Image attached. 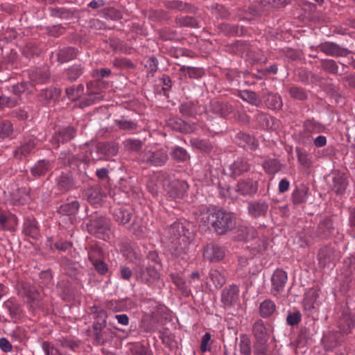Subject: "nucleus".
<instances>
[{
  "instance_id": "27",
  "label": "nucleus",
  "mask_w": 355,
  "mask_h": 355,
  "mask_svg": "<svg viewBox=\"0 0 355 355\" xmlns=\"http://www.w3.org/2000/svg\"><path fill=\"white\" fill-rule=\"evenodd\" d=\"M257 234L256 230L253 227L240 226L237 230V239L240 241H245L249 243L251 240L255 239Z\"/></svg>"
},
{
  "instance_id": "54",
  "label": "nucleus",
  "mask_w": 355,
  "mask_h": 355,
  "mask_svg": "<svg viewBox=\"0 0 355 355\" xmlns=\"http://www.w3.org/2000/svg\"><path fill=\"white\" fill-rule=\"evenodd\" d=\"M178 21L181 26L191 28L199 27L198 21L193 17L186 16L178 19Z\"/></svg>"
},
{
  "instance_id": "47",
  "label": "nucleus",
  "mask_w": 355,
  "mask_h": 355,
  "mask_svg": "<svg viewBox=\"0 0 355 355\" xmlns=\"http://www.w3.org/2000/svg\"><path fill=\"white\" fill-rule=\"evenodd\" d=\"M191 143L193 147L205 153L210 152L212 148L211 144L207 140L193 139L191 140Z\"/></svg>"
},
{
  "instance_id": "3",
  "label": "nucleus",
  "mask_w": 355,
  "mask_h": 355,
  "mask_svg": "<svg viewBox=\"0 0 355 355\" xmlns=\"http://www.w3.org/2000/svg\"><path fill=\"white\" fill-rule=\"evenodd\" d=\"M188 223L184 221H175L167 228L164 230L162 235L163 242L176 241L178 240H182L185 241L188 239L187 234H189V230L187 228Z\"/></svg>"
},
{
  "instance_id": "61",
  "label": "nucleus",
  "mask_w": 355,
  "mask_h": 355,
  "mask_svg": "<svg viewBox=\"0 0 355 355\" xmlns=\"http://www.w3.org/2000/svg\"><path fill=\"white\" fill-rule=\"evenodd\" d=\"M42 347L46 355H64L58 348L54 347L48 342H43Z\"/></svg>"
},
{
  "instance_id": "34",
  "label": "nucleus",
  "mask_w": 355,
  "mask_h": 355,
  "mask_svg": "<svg viewBox=\"0 0 355 355\" xmlns=\"http://www.w3.org/2000/svg\"><path fill=\"white\" fill-rule=\"evenodd\" d=\"M209 275L216 288H220L225 284L226 279L223 272L217 269H211Z\"/></svg>"
},
{
  "instance_id": "35",
  "label": "nucleus",
  "mask_w": 355,
  "mask_h": 355,
  "mask_svg": "<svg viewBox=\"0 0 355 355\" xmlns=\"http://www.w3.org/2000/svg\"><path fill=\"white\" fill-rule=\"evenodd\" d=\"M107 313L103 309H100L96 313L95 322L94 323V331H102L106 326Z\"/></svg>"
},
{
  "instance_id": "63",
  "label": "nucleus",
  "mask_w": 355,
  "mask_h": 355,
  "mask_svg": "<svg viewBox=\"0 0 355 355\" xmlns=\"http://www.w3.org/2000/svg\"><path fill=\"white\" fill-rule=\"evenodd\" d=\"M146 67L148 70V74L150 73L151 76H153L158 69L157 59L155 57L150 58L146 62Z\"/></svg>"
},
{
  "instance_id": "51",
  "label": "nucleus",
  "mask_w": 355,
  "mask_h": 355,
  "mask_svg": "<svg viewBox=\"0 0 355 355\" xmlns=\"http://www.w3.org/2000/svg\"><path fill=\"white\" fill-rule=\"evenodd\" d=\"M13 128L12 124L9 121H3L0 122V137L5 138L11 135Z\"/></svg>"
},
{
  "instance_id": "60",
  "label": "nucleus",
  "mask_w": 355,
  "mask_h": 355,
  "mask_svg": "<svg viewBox=\"0 0 355 355\" xmlns=\"http://www.w3.org/2000/svg\"><path fill=\"white\" fill-rule=\"evenodd\" d=\"M49 78V73L46 71H37L33 75V80L36 83H44Z\"/></svg>"
},
{
  "instance_id": "57",
  "label": "nucleus",
  "mask_w": 355,
  "mask_h": 355,
  "mask_svg": "<svg viewBox=\"0 0 355 355\" xmlns=\"http://www.w3.org/2000/svg\"><path fill=\"white\" fill-rule=\"evenodd\" d=\"M8 221L12 222L13 224L17 225L18 220L15 215H10L7 216L4 213L0 211V228L2 230L6 229V223Z\"/></svg>"
},
{
  "instance_id": "44",
  "label": "nucleus",
  "mask_w": 355,
  "mask_h": 355,
  "mask_svg": "<svg viewBox=\"0 0 355 355\" xmlns=\"http://www.w3.org/2000/svg\"><path fill=\"white\" fill-rule=\"evenodd\" d=\"M297 157L299 163L304 167H310L312 164V157L306 150L297 149Z\"/></svg>"
},
{
  "instance_id": "43",
  "label": "nucleus",
  "mask_w": 355,
  "mask_h": 355,
  "mask_svg": "<svg viewBox=\"0 0 355 355\" xmlns=\"http://www.w3.org/2000/svg\"><path fill=\"white\" fill-rule=\"evenodd\" d=\"M88 257L92 263L102 260L103 257L102 249L96 245L90 246L88 250Z\"/></svg>"
},
{
  "instance_id": "14",
  "label": "nucleus",
  "mask_w": 355,
  "mask_h": 355,
  "mask_svg": "<svg viewBox=\"0 0 355 355\" xmlns=\"http://www.w3.org/2000/svg\"><path fill=\"white\" fill-rule=\"evenodd\" d=\"M338 257L336 250L333 247L327 245L319 250L318 259L321 266L326 267L329 264H334Z\"/></svg>"
},
{
  "instance_id": "4",
  "label": "nucleus",
  "mask_w": 355,
  "mask_h": 355,
  "mask_svg": "<svg viewBox=\"0 0 355 355\" xmlns=\"http://www.w3.org/2000/svg\"><path fill=\"white\" fill-rule=\"evenodd\" d=\"M236 226L235 218L231 213L218 209L215 213L213 228L218 234H225Z\"/></svg>"
},
{
  "instance_id": "1",
  "label": "nucleus",
  "mask_w": 355,
  "mask_h": 355,
  "mask_svg": "<svg viewBox=\"0 0 355 355\" xmlns=\"http://www.w3.org/2000/svg\"><path fill=\"white\" fill-rule=\"evenodd\" d=\"M148 315L143 320V327L146 332L155 331L159 323L163 322L170 317V313L166 306L158 304L156 302H152L149 306Z\"/></svg>"
},
{
  "instance_id": "15",
  "label": "nucleus",
  "mask_w": 355,
  "mask_h": 355,
  "mask_svg": "<svg viewBox=\"0 0 355 355\" xmlns=\"http://www.w3.org/2000/svg\"><path fill=\"white\" fill-rule=\"evenodd\" d=\"M268 209V203L262 199L252 200L248 205V214L254 218L265 216Z\"/></svg>"
},
{
  "instance_id": "49",
  "label": "nucleus",
  "mask_w": 355,
  "mask_h": 355,
  "mask_svg": "<svg viewBox=\"0 0 355 355\" xmlns=\"http://www.w3.org/2000/svg\"><path fill=\"white\" fill-rule=\"evenodd\" d=\"M163 174L159 175L157 179H151L147 184V188L150 193H151L153 196L157 195L160 188V181L164 182L163 179H162V175ZM164 182H162V184Z\"/></svg>"
},
{
  "instance_id": "6",
  "label": "nucleus",
  "mask_w": 355,
  "mask_h": 355,
  "mask_svg": "<svg viewBox=\"0 0 355 355\" xmlns=\"http://www.w3.org/2000/svg\"><path fill=\"white\" fill-rule=\"evenodd\" d=\"M90 234L98 239L107 241L110 239V222L104 216H98L90 220L87 225Z\"/></svg>"
},
{
  "instance_id": "30",
  "label": "nucleus",
  "mask_w": 355,
  "mask_h": 355,
  "mask_svg": "<svg viewBox=\"0 0 355 355\" xmlns=\"http://www.w3.org/2000/svg\"><path fill=\"white\" fill-rule=\"evenodd\" d=\"M302 128L306 132L311 135L322 132L325 129L322 123L314 119L306 120L303 123Z\"/></svg>"
},
{
  "instance_id": "45",
  "label": "nucleus",
  "mask_w": 355,
  "mask_h": 355,
  "mask_svg": "<svg viewBox=\"0 0 355 355\" xmlns=\"http://www.w3.org/2000/svg\"><path fill=\"white\" fill-rule=\"evenodd\" d=\"M288 93L293 98L299 101H304L308 96L306 92L303 88L297 86L291 87Z\"/></svg>"
},
{
  "instance_id": "50",
  "label": "nucleus",
  "mask_w": 355,
  "mask_h": 355,
  "mask_svg": "<svg viewBox=\"0 0 355 355\" xmlns=\"http://www.w3.org/2000/svg\"><path fill=\"white\" fill-rule=\"evenodd\" d=\"M171 279L173 283L183 293H187L186 283L182 277L177 273H172L170 275Z\"/></svg>"
},
{
  "instance_id": "62",
  "label": "nucleus",
  "mask_w": 355,
  "mask_h": 355,
  "mask_svg": "<svg viewBox=\"0 0 355 355\" xmlns=\"http://www.w3.org/2000/svg\"><path fill=\"white\" fill-rule=\"evenodd\" d=\"M172 156L175 159L182 162L185 161L187 159L188 155L184 148L181 147H176L173 150Z\"/></svg>"
},
{
  "instance_id": "59",
  "label": "nucleus",
  "mask_w": 355,
  "mask_h": 355,
  "mask_svg": "<svg viewBox=\"0 0 355 355\" xmlns=\"http://www.w3.org/2000/svg\"><path fill=\"white\" fill-rule=\"evenodd\" d=\"M211 338V336L210 333H209V332H206L204 334V336H202V338L201 339L200 347V351L202 353H205L206 352H209L211 350V345H210Z\"/></svg>"
},
{
  "instance_id": "11",
  "label": "nucleus",
  "mask_w": 355,
  "mask_h": 355,
  "mask_svg": "<svg viewBox=\"0 0 355 355\" xmlns=\"http://www.w3.org/2000/svg\"><path fill=\"white\" fill-rule=\"evenodd\" d=\"M287 279V273L284 270L282 269L275 270L271 277V293L274 296H277L284 291Z\"/></svg>"
},
{
  "instance_id": "37",
  "label": "nucleus",
  "mask_w": 355,
  "mask_h": 355,
  "mask_svg": "<svg viewBox=\"0 0 355 355\" xmlns=\"http://www.w3.org/2000/svg\"><path fill=\"white\" fill-rule=\"evenodd\" d=\"M125 150L129 152H139L143 147L144 142L140 139H128L123 142Z\"/></svg>"
},
{
  "instance_id": "55",
  "label": "nucleus",
  "mask_w": 355,
  "mask_h": 355,
  "mask_svg": "<svg viewBox=\"0 0 355 355\" xmlns=\"http://www.w3.org/2000/svg\"><path fill=\"white\" fill-rule=\"evenodd\" d=\"M83 73L80 64H74L68 69V79L76 80Z\"/></svg>"
},
{
  "instance_id": "25",
  "label": "nucleus",
  "mask_w": 355,
  "mask_h": 355,
  "mask_svg": "<svg viewBox=\"0 0 355 355\" xmlns=\"http://www.w3.org/2000/svg\"><path fill=\"white\" fill-rule=\"evenodd\" d=\"M277 306L271 300H265L259 308V314L263 318L272 316L276 313Z\"/></svg>"
},
{
  "instance_id": "7",
  "label": "nucleus",
  "mask_w": 355,
  "mask_h": 355,
  "mask_svg": "<svg viewBox=\"0 0 355 355\" xmlns=\"http://www.w3.org/2000/svg\"><path fill=\"white\" fill-rule=\"evenodd\" d=\"M209 110L221 117H230L236 119V112L232 105L228 102L213 100L210 102Z\"/></svg>"
},
{
  "instance_id": "48",
  "label": "nucleus",
  "mask_w": 355,
  "mask_h": 355,
  "mask_svg": "<svg viewBox=\"0 0 355 355\" xmlns=\"http://www.w3.org/2000/svg\"><path fill=\"white\" fill-rule=\"evenodd\" d=\"M239 351L243 355H250L251 344L250 339L246 336H241L239 343Z\"/></svg>"
},
{
  "instance_id": "29",
  "label": "nucleus",
  "mask_w": 355,
  "mask_h": 355,
  "mask_svg": "<svg viewBox=\"0 0 355 355\" xmlns=\"http://www.w3.org/2000/svg\"><path fill=\"white\" fill-rule=\"evenodd\" d=\"M249 243H250V244L247 245V248H249L253 254L261 253L266 249V239L264 237H259L257 234L255 235V239L251 240Z\"/></svg>"
},
{
  "instance_id": "58",
  "label": "nucleus",
  "mask_w": 355,
  "mask_h": 355,
  "mask_svg": "<svg viewBox=\"0 0 355 355\" xmlns=\"http://www.w3.org/2000/svg\"><path fill=\"white\" fill-rule=\"evenodd\" d=\"M0 103L1 107H12L17 103L18 98L16 96H6L4 95L0 96Z\"/></svg>"
},
{
  "instance_id": "5",
  "label": "nucleus",
  "mask_w": 355,
  "mask_h": 355,
  "mask_svg": "<svg viewBox=\"0 0 355 355\" xmlns=\"http://www.w3.org/2000/svg\"><path fill=\"white\" fill-rule=\"evenodd\" d=\"M162 179L164 181L163 187L167 192L169 198L173 200L184 198L189 189V185L186 181L179 180L170 181L167 180L166 175H162Z\"/></svg>"
},
{
  "instance_id": "9",
  "label": "nucleus",
  "mask_w": 355,
  "mask_h": 355,
  "mask_svg": "<svg viewBox=\"0 0 355 355\" xmlns=\"http://www.w3.org/2000/svg\"><path fill=\"white\" fill-rule=\"evenodd\" d=\"M317 49L325 53L327 55L332 57H345L350 53V51L347 49L331 42H325L320 44L317 46Z\"/></svg>"
},
{
  "instance_id": "13",
  "label": "nucleus",
  "mask_w": 355,
  "mask_h": 355,
  "mask_svg": "<svg viewBox=\"0 0 355 355\" xmlns=\"http://www.w3.org/2000/svg\"><path fill=\"white\" fill-rule=\"evenodd\" d=\"M37 142V139L34 136L24 137L20 146L15 150V156L19 159L26 157L33 152Z\"/></svg>"
},
{
  "instance_id": "42",
  "label": "nucleus",
  "mask_w": 355,
  "mask_h": 355,
  "mask_svg": "<svg viewBox=\"0 0 355 355\" xmlns=\"http://www.w3.org/2000/svg\"><path fill=\"white\" fill-rule=\"evenodd\" d=\"M266 104L272 110L281 109L283 105L281 96L277 94H269L266 98Z\"/></svg>"
},
{
  "instance_id": "33",
  "label": "nucleus",
  "mask_w": 355,
  "mask_h": 355,
  "mask_svg": "<svg viewBox=\"0 0 355 355\" xmlns=\"http://www.w3.org/2000/svg\"><path fill=\"white\" fill-rule=\"evenodd\" d=\"M253 334L259 340V342H266L267 336V329L261 320H257L253 325Z\"/></svg>"
},
{
  "instance_id": "20",
  "label": "nucleus",
  "mask_w": 355,
  "mask_h": 355,
  "mask_svg": "<svg viewBox=\"0 0 355 355\" xmlns=\"http://www.w3.org/2000/svg\"><path fill=\"white\" fill-rule=\"evenodd\" d=\"M3 306L7 309L12 320H19L22 316L20 304L15 298H10L3 302Z\"/></svg>"
},
{
  "instance_id": "8",
  "label": "nucleus",
  "mask_w": 355,
  "mask_h": 355,
  "mask_svg": "<svg viewBox=\"0 0 355 355\" xmlns=\"http://www.w3.org/2000/svg\"><path fill=\"white\" fill-rule=\"evenodd\" d=\"M137 279L148 286H153L159 279L160 275L154 266L141 268L136 272Z\"/></svg>"
},
{
  "instance_id": "21",
  "label": "nucleus",
  "mask_w": 355,
  "mask_h": 355,
  "mask_svg": "<svg viewBox=\"0 0 355 355\" xmlns=\"http://www.w3.org/2000/svg\"><path fill=\"white\" fill-rule=\"evenodd\" d=\"M332 182V189L336 193H343L348 184L347 175L340 172H336L334 174Z\"/></svg>"
},
{
  "instance_id": "16",
  "label": "nucleus",
  "mask_w": 355,
  "mask_h": 355,
  "mask_svg": "<svg viewBox=\"0 0 355 355\" xmlns=\"http://www.w3.org/2000/svg\"><path fill=\"white\" fill-rule=\"evenodd\" d=\"M230 175L236 178L250 170V164L244 159H237L228 167Z\"/></svg>"
},
{
  "instance_id": "28",
  "label": "nucleus",
  "mask_w": 355,
  "mask_h": 355,
  "mask_svg": "<svg viewBox=\"0 0 355 355\" xmlns=\"http://www.w3.org/2000/svg\"><path fill=\"white\" fill-rule=\"evenodd\" d=\"M216 211V210L203 208L200 211V214L198 216V221L204 225H211V227H213Z\"/></svg>"
},
{
  "instance_id": "40",
  "label": "nucleus",
  "mask_w": 355,
  "mask_h": 355,
  "mask_svg": "<svg viewBox=\"0 0 355 355\" xmlns=\"http://www.w3.org/2000/svg\"><path fill=\"white\" fill-rule=\"evenodd\" d=\"M180 71L186 72L190 78H200L205 74L203 69L193 67L182 66Z\"/></svg>"
},
{
  "instance_id": "19",
  "label": "nucleus",
  "mask_w": 355,
  "mask_h": 355,
  "mask_svg": "<svg viewBox=\"0 0 355 355\" xmlns=\"http://www.w3.org/2000/svg\"><path fill=\"white\" fill-rule=\"evenodd\" d=\"M355 319L350 313L343 312L338 321V327L343 334H349L354 327Z\"/></svg>"
},
{
  "instance_id": "36",
  "label": "nucleus",
  "mask_w": 355,
  "mask_h": 355,
  "mask_svg": "<svg viewBox=\"0 0 355 355\" xmlns=\"http://www.w3.org/2000/svg\"><path fill=\"white\" fill-rule=\"evenodd\" d=\"M320 66L325 72L336 75L338 71V65L336 62L331 59H322L320 60Z\"/></svg>"
},
{
  "instance_id": "38",
  "label": "nucleus",
  "mask_w": 355,
  "mask_h": 355,
  "mask_svg": "<svg viewBox=\"0 0 355 355\" xmlns=\"http://www.w3.org/2000/svg\"><path fill=\"white\" fill-rule=\"evenodd\" d=\"M308 189L305 187L297 188L292 194V200L295 205L304 202L307 198Z\"/></svg>"
},
{
  "instance_id": "53",
  "label": "nucleus",
  "mask_w": 355,
  "mask_h": 355,
  "mask_svg": "<svg viewBox=\"0 0 355 355\" xmlns=\"http://www.w3.org/2000/svg\"><path fill=\"white\" fill-rule=\"evenodd\" d=\"M166 6L171 9H177L179 10H189L190 6L182 1L178 0L168 1L165 3Z\"/></svg>"
},
{
  "instance_id": "56",
  "label": "nucleus",
  "mask_w": 355,
  "mask_h": 355,
  "mask_svg": "<svg viewBox=\"0 0 355 355\" xmlns=\"http://www.w3.org/2000/svg\"><path fill=\"white\" fill-rule=\"evenodd\" d=\"M22 292H20V295L26 296L28 301L35 300L37 295L35 289L27 284L22 285Z\"/></svg>"
},
{
  "instance_id": "23",
  "label": "nucleus",
  "mask_w": 355,
  "mask_h": 355,
  "mask_svg": "<svg viewBox=\"0 0 355 355\" xmlns=\"http://www.w3.org/2000/svg\"><path fill=\"white\" fill-rule=\"evenodd\" d=\"M22 232L28 236L37 239L40 234V230L35 219L26 218L23 225Z\"/></svg>"
},
{
  "instance_id": "22",
  "label": "nucleus",
  "mask_w": 355,
  "mask_h": 355,
  "mask_svg": "<svg viewBox=\"0 0 355 355\" xmlns=\"http://www.w3.org/2000/svg\"><path fill=\"white\" fill-rule=\"evenodd\" d=\"M333 223L330 218L322 219L318 225L316 230L317 236L321 239L328 238L333 232Z\"/></svg>"
},
{
  "instance_id": "26",
  "label": "nucleus",
  "mask_w": 355,
  "mask_h": 355,
  "mask_svg": "<svg viewBox=\"0 0 355 355\" xmlns=\"http://www.w3.org/2000/svg\"><path fill=\"white\" fill-rule=\"evenodd\" d=\"M113 216L115 221L119 224L125 225L130 221L132 213L126 208L119 207L114 209Z\"/></svg>"
},
{
  "instance_id": "10",
  "label": "nucleus",
  "mask_w": 355,
  "mask_h": 355,
  "mask_svg": "<svg viewBox=\"0 0 355 355\" xmlns=\"http://www.w3.org/2000/svg\"><path fill=\"white\" fill-rule=\"evenodd\" d=\"M259 182L252 178L241 179L236 184V191L243 196H253L258 191Z\"/></svg>"
},
{
  "instance_id": "24",
  "label": "nucleus",
  "mask_w": 355,
  "mask_h": 355,
  "mask_svg": "<svg viewBox=\"0 0 355 355\" xmlns=\"http://www.w3.org/2000/svg\"><path fill=\"white\" fill-rule=\"evenodd\" d=\"M237 96L252 105L258 107L261 104L260 97L253 91L248 89L239 90Z\"/></svg>"
},
{
  "instance_id": "18",
  "label": "nucleus",
  "mask_w": 355,
  "mask_h": 355,
  "mask_svg": "<svg viewBox=\"0 0 355 355\" xmlns=\"http://www.w3.org/2000/svg\"><path fill=\"white\" fill-rule=\"evenodd\" d=\"M239 293V289L236 286L226 287L222 292L221 302L225 306H231L238 300Z\"/></svg>"
},
{
  "instance_id": "12",
  "label": "nucleus",
  "mask_w": 355,
  "mask_h": 355,
  "mask_svg": "<svg viewBox=\"0 0 355 355\" xmlns=\"http://www.w3.org/2000/svg\"><path fill=\"white\" fill-rule=\"evenodd\" d=\"M225 256V250L224 248L218 244L209 243L204 249V258L211 262L220 261Z\"/></svg>"
},
{
  "instance_id": "17",
  "label": "nucleus",
  "mask_w": 355,
  "mask_h": 355,
  "mask_svg": "<svg viewBox=\"0 0 355 355\" xmlns=\"http://www.w3.org/2000/svg\"><path fill=\"white\" fill-rule=\"evenodd\" d=\"M168 245V250L170 251L171 255L174 258L180 257L182 259H186L187 257V249L186 245L187 243V239L185 241H182V240H178L173 243L172 241L165 242Z\"/></svg>"
},
{
  "instance_id": "39",
  "label": "nucleus",
  "mask_w": 355,
  "mask_h": 355,
  "mask_svg": "<svg viewBox=\"0 0 355 355\" xmlns=\"http://www.w3.org/2000/svg\"><path fill=\"white\" fill-rule=\"evenodd\" d=\"M115 124L122 130L133 132L137 129V123L135 121L121 119L115 120Z\"/></svg>"
},
{
  "instance_id": "52",
  "label": "nucleus",
  "mask_w": 355,
  "mask_h": 355,
  "mask_svg": "<svg viewBox=\"0 0 355 355\" xmlns=\"http://www.w3.org/2000/svg\"><path fill=\"white\" fill-rule=\"evenodd\" d=\"M66 141V133L64 132H60L52 138L51 143L55 148H58L61 146H62L63 148H64Z\"/></svg>"
},
{
  "instance_id": "32",
  "label": "nucleus",
  "mask_w": 355,
  "mask_h": 355,
  "mask_svg": "<svg viewBox=\"0 0 355 355\" xmlns=\"http://www.w3.org/2000/svg\"><path fill=\"white\" fill-rule=\"evenodd\" d=\"M263 167L266 173L274 175L282 169V164L276 159H268L263 163Z\"/></svg>"
},
{
  "instance_id": "41",
  "label": "nucleus",
  "mask_w": 355,
  "mask_h": 355,
  "mask_svg": "<svg viewBox=\"0 0 355 355\" xmlns=\"http://www.w3.org/2000/svg\"><path fill=\"white\" fill-rule=\"evenodd\" d=\"M50 164L45 160H40L31 169V173L35 176L44 175L49 169Z\"/></svg>"
},
{
  "instance_id": "46",
  "label": "nucleus",
  "mask_w": 355,
  "mask_h": 355,
  "mask_svg": "<svg viewBox=\"0 0 355 355\" xmlns=\"http://www.w3.org/2000/svg\"><path fill=\"white\" fill-rule=\"evenodd\" d=\"M99 148L102 153L107 156L115 155L119 151L118 144L113 142L103 144Z\"/></svg>"
},
{
  "instance_id": "31",
  "label": "nucleus",
  "mask_w": 355,
  "mask_h": 355,
  "mask_svg": "<svg viewBox=\"0 0 355 355\" xmlns=\"http://www.w3.org/2000/svg\"><path fill=\"white\" fill-rule=\"evenodd\" d=\"M169 125L173 129L184 133H189L193 131L194 128L192 125H188L184 121L180 119H171L169 120Z\"/></svg>"
},
{
  "instance_id": "2",
  "label": "nucleus",
  "mask_w": 355,
  "mask_h": 355,
  "mask_svg": "<svg viewBox=\"0 0 355 355\" xmlns=\"http://www.w3.org/2000/svg\"><path fill=\"white\" fill-rule=\"evenodd\" d=\"M168 159V153L164 148L155 150L145 148L137 156V160L139 163L148 166H162L166 163Z\"/></svg>"
},
{
  "instance_id": "64",
  "label": "nucleus",
  "mask_w": 355,
  "mask_h": 355,
  "mask_svg": "<svg viewBox=\"0 0 355 355\" xmlns=\"http://www.w3.org/2000/svg\"><path fill=\"white\" fill-rule=\"evenodd\" d=\"M266 342H257L254 346V355H269Z\"/></svg>"
}]
</instances>
